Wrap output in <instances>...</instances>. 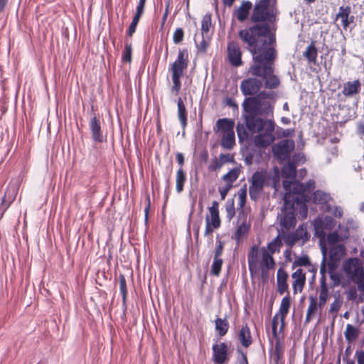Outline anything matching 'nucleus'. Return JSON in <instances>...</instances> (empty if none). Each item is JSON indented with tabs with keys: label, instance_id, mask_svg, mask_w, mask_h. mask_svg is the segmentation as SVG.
Here are the masks:
<instances>
[{
	"label": "nucleus",
	"instance_id": "f257e3e1",
	"mask_svg": "<svg viewBox=\"0 0 364 364\" xmlns=\"http://www.w3.org/2000/svg\"><path fill=\"white\" fill-rule=\"evenodd\" d=\"M238 36L249 46L253 56L255 64L250 67L249 72L252 75L264 80L266 88H277L280 80L274 75V60L277 51L273 46L276 43V36L271 31V27L267 24L250 26L240 30Z\"/></svg>",
	"mask_w": 364,
	"mask_h": 364
},
{
	"label": "nucleus",
	"instance_id": "f03ea898",
	"mask_svg": "<svg viewBox=\"0 0 364 364\" xmlns=\"http://www.w3.org/2000/svg\"><path fill=\"white\" fill-rule=\"evenodd\" d=\"M242 107L248 114L245 117L246 127L252 133H259L255 137L256 146L267 147L275 140L274 135L275 122L272 119H264L258 117L261 101L257 97L246 98L242 103Z\"/></svg>",
	"mask_w": 364,
	"mask_h": 364
},
{
	"label": "nucleus",
	"instance_id": "7ed1b4c3",
	"mask_svg": "<svg viewBox=\"0 0 364 364\" xmlns=\"http://www.w3.org/2000/svg\"><path fill=\"white\" fill-rule=\"evenodd\" d=\"M283 186L288 192L284 194V200L286 201V206L292 207L297 205L299 213L303 218L307 215V196L305 193L304 183L299 181L287 182L283 181Z\"/></svg>",
	"mask_w": 364,
	"mask_h": 364
},
{
	"label": "nucleus",
	"instance_id": "20e7f679",
	"mask_svg": "<svg viewBox=\"0 0 364 364\" xmlns=\"http://www.w3.org/2000/svg\"><path fill=\"white\" fill-rule=\"evenodd\" d=\"M270 0H259L254 6L250 16V21L256 25L267 24L269 27V23L276 21L277 11L269 8Z\"/></svg>",
	"mask_w": 364,
	"mask_h": 364
},
{
	"label": "nucleus",
	"instance_id": "39448f33",
	"mask_svg": "<svg viewBox=\"0 0 364 364\" xmlns=\"http://www.w3.org/2000/svg\"><path fill=\"white\" fill-rule=\"evenodd\" d=\"M266 181L265 171H255L252 176L249 188V194L251 200L256 201L262 193Z\"/></svg>",
	"mask_w": 364,
	"mask_h": 364
},
{
	"label": "nucleus",
	"instance_id": "423d86ee",
	"mask_svg": "<svg viewBox=\"0 0 364 364\" xmlns=\"http://www.w3.org/2000/svg\"><path fill=\"white\" fill-rule=\"evenodd\" d=\"M298 213H299V210L297 205H294L291 208V207L286 206V201H284L282 214L279 216L281 226L285 230L294 228L296 224V216Z\"/></svg>",
	"mask_w": 364,
	"mask_h": 364
},
{
	"label": "nucleus",
	"instance_id": "0eeeda50",
	"mask_svg": "<svg viewBox=\"0 0 364 364\" xmlns=\"http://www.w3.org/2000/svg\"><path fill=\"white\" fill-rule=\"evenodd\" d=\"M294 141L291 139H284L272 146V153L279 161H285L290 156V153L294 149Z\"/></svg>",
	"mask_w": 364,
	"mask_h": 364
},
{
	"label": "nucleus",
	"instance_id": "6e6552de",
	"mask_svg": "<svg viewBox=\"0 0 364 364\" xmlns=\"http://www.w3.org/2000/svg\"><path fill=\"white\" fill-rule=\"evenodd\" d=\"M188 65V53L186 49L179 50L177 58L171 65L170 70L173 75H183Z\"/></svg>",
	"mask_w": 364,
	"mask_h": 364
},
{
	"label": "nucleus",
	"instance_id": "1a4fd4ad",
	"mask_svg": "<svg viewBox=\"0 0 364 364\" xmlns=\"http://www.w3.org/2000/svg\"><path fill=\"white\" fill-rule=\"evenodd\" d=\"M262 82L257 77H249L243 80L240 83V90L243 95L252 96L259 92Z\"/></svg>",
	"mask_w": 364,
	"mask_h": 364
},
{
	"label": "nucleus",
	"instance_id": "9d476101",
	"mask_svg": "<svg viewBox=\"0 0 364 364\" xmlns=\"http://www.w3.org/2000/svg\"><path fill=\"white\" fill-rule=\"evenodd\" d=\"M89 128L92 139L95 142L102 143L106 141V136L103 135L102 129L101 120L95 114H93L89 122Z\"/></svg>",
	"mask_w": 364,
	"mask_h": 364
},
{
	"label": "nucleus",
	"instance_id": "9b49d317",
	"mask_svg": "<svg viewBox=\"0 0 364 364\" xmlns=\"http://www.w3.org/2000/svg\"><path fill=\"white\" fill-rule=\"evenodd\" d=\"M227 52L229 62L232 66L238 67L242 64V52L238 43L234 41L229 42Z\"/></svg>",
	"mask_w": 364,
	"mask_h": 364
},
{
	"label": "nucleus",
	"instance_id": "f8f14e48",
	"mask_svg": "<svg viewBox=\"0 0 364 364\" xmlns=\"http://www.w3.org/2000/svg\"><path fill=\"white\" fill-rule=\"evenodd\" d=\"M213 360L215 364H226L228 358V345L222 342L215 343L212 347Z\"/></svg>",
	"mask_w": 364,
	"mask_h": 364
},
{
	"label": "nucleus",
	"instance_id": "ddd939ff",
	"mask_svg": "<svg viewBox=\"0 0 364 364\" xmlns=\"http://www.w3.org/2000/svg\"><path fill=\"white\" fill-rule=\"evenodd\" d=\"M345 252L344 246L336 245L330 248L329 260L327 263L328 267L331 269L336 268L338 261L341 259Z\"/></svg>",
	"mask_w": 364,
	"mask_h": 364
},
{
	"label": "nucleus",
	"instance_id": "4468645a",
	"mask_svg": "<svg viewBox=\"0 0 364 364\" xmlns=\"http://www.w3.org/2000/svg\"><path fill=\"white\" fill-rule=\"evenodd\" d=\"M336 19H341L343 28L346 30L355 21L354 16L351 15L350 6H340Z\"/></svg>",
	"mask_w": 364,
	"mask_h": 364
},
{
	"label": "nucleus",
	"instance_id": "2eb2a0df",
	"mask_svg": "<svg viewBox=\"0 0 364 364\" xmlns=\"http://www.w3.org/2000/svg\"><path fill=\"white\" fill-rule=\"evenodd\" d=\"M361 90V83L359 80L348 81L343 85L342 94L347 98L353 97Z\"/></svg>",
	"mask_w": 364,
	"mask_h": 364
},
{
	"label": "nucleus",
	"instance_id": "dca6fc26",
	"mask_svg": "<svg viewBox=\"0 0 364 364\" xmlns=\"http://www.w3.org/2000/svg\"><path fill=\"white\" fill-rule=\"evenodd\" d=\"M291 277L294 279L292 283L294 294H297L298 291L301 292L306 283L305 273L301 269H298L292 273Z\"/></svg>",
	"mask_w": 364,
	"mask_h": 364
},
{
	"label": "nucleus",
	"instance_id": "f3484780",
	"mask_svg": "<svg viewBox=\"0 0 364 364\" xmlns=\"http://www.w3.org/2000/svg\"><path fill=\"white\" fill-rule=\"evenodd\" d=\"M289 275L287 272L282 267L277 270V288L279 294L282 295L285 292H289V286L287 284Z\"/></svg>",
	"mask_w": 364,
	"mask_h": 364
},
{
	"label": "nucleus",
	"instance_id": "a211bd4d",
	"mask_svg": "<svg viewBox=\"0 0 364 364\" xmlns=\"http://www.w3.org/2000/svg\"><path fill=\"white\" fill-rule=\"evenodd\" d=\"M257 257L258 247L254 245L251 247L247 255L248 268L251 277H253L257 272Z\"/></svg>",
	"mask_w": 364,
	"mask_h": 364
},
{
	"label": "nucleus",
	"instance_id": "6ab92c4d",
	"mask_svg": "<svg viewBox=\"0 0 364 364\" xmlns=\"http://www.w3.org/2000/svg\"><path fill=\"white\" fill-rule=\"evenodd\" d=\"M238 340L245 348L250 347L252 343V338L250 328L247 323L242 325L237 334Z\"/></svg>",
	"mask_w": 364,
	"mask_h": 364
},
{
	"label": "nucleus",
	"instance_id": "aec40b11",
	"mask_svg": "<svg viewBox=\"0 0 364 364\" xmlns=\"http://www.w3.org/2000/svg\"><path fill=\"white\" fill-rule=\"evenodd\" d=\"M299 155H294L293 160L289 161L287 164H285L282 168V176L285 178H294L296 176V164L295 161H297V157Z\"/></svg>",
	"mask_w": 364,
	"mask_h": 364
},
{
	"label": "nucleus",
	"instance_id": "412c9836",
	"mask_svg": "<svg viewBox=\"0 0 364 364\" xmlns=\"http://www.w3.org/2000/svg\"><path fill=\"white\" fill-rule=\"evenodd\" d=\"M215 125L217 130L222 132L223 134L234 132L235 122L233 119L228 118L219 119Z\"/></svg>",
	"mask_w": 364,
	"mask_h": 364
},
{
	"label": "nucleus",
	"instance_id": "4be33fe9",
	"mask_svg": "<svg viewBox=\"0 0 364 364\" xmlns=\"http://www.w3.org/2000/svg\"><path fill=\"white\" fill-rule=\"evenodd\" d=\"M316 41L312 40L303 53V56L306 59L309 63H316L318 49L316 47Z\"/></svg>",
	"mask_w": 364,
	"mask_h": 364
},
{
	"label": "nucleus",
	"instance_id": "5701e85b",
	"mask_svg": "<svg viewBox=\"0 0 364 364\" xmlns=\"http://www.w3.org/2000/svg\"><path fill=\"white\" fill-rule=\"evenodd\" d=\"M252 8V4L250 1H243L240 6L237 9V18L240 22L245 21L250 15V11Z\"/></svg>",
	"mask_w": 364,
	"mask_h": 364
},
{
	"label": "nucleus",
	"instance_id": "b1692460",
	"mask_svg": "<svg viewBox=\"0 0 364 364\" xmlns=\"http://www.w3.org/2000/svg\"><path fill=\"white\" fill-rule=\"evenodd\" d=\"M291 304H290V296H289V292H288L287 295H286L282 300L279 313L281 314V326H280V331H282L284 326V318L289 313V310L290 308Z\"/></svg>",
	"mask_w": 364,
	"mask_h": 364
},
{
	"label": "nucleus",
	"instance_id": "393cba45",
	"mask_svg": "<svg viewBox=\"0 0 364 364\" xmlns=\"http://www.w3.org/2000/svg\"><path fill=\"white\" fill-rule=\"evenodd\" d=\"M177 107L178 119L182 129H185L188 124V113L181 97H179L177 100Z\"/></svg>",
	"mask_w": 364,
	"mask_h": 364
},
{
	"label": "nucleus",
	"instance_id": "a878e982",
	"mask_svg": "<svg viewBox=\"0 0 364 364\" xmlns=\"http://www.w3.org/2000/svg\"><path fill=\"white\" fill-rule=\"evenodd\" d=\"M363 268L359 263V259L355 257L349 258L343 263L344 272L353 277L355 275V269Z\"/></svg>",
	"mask_w": 364,
	"mask_h": 364
},
{
	"label": "nucleus",
	"instance_id": "bb28decb",
	"mask_svg": "<svg viewBox=\"0 0 364 364\" xmlns=\"http://www.w3.org/2000/svg\"><path fill=\"white\" fill-rule=\"evenodd\" d=\"M276 265L274 259L273 257L267 251L264 247L262 248V264L261 267H265L266 269H273Z\"/></svg>",
	"mask_w": 364,
	"mask_h": 364
},
{
	"label": "nucleus",
	"instance_id": "cd10ccee",
	"mask_svg": "<svg viewBox=\"0 0 364 364\" xmlns=\"http://www.w3.org/2000/svg\"><path fill=\"white\" fill-rule=\"evenodd\" d=\"M250 228V225L246 223L245 220L237 227L233 237L237 244L247 235Z\"/></svg>",
	"mask_w": 364,
	"mask_h": 364
},
{
	"label": "nucleus",
	"instance_id": "c85d7f7f",
	"mask_svg": "<svg viewBox=\"0 0 364 364\" xmlns=\"http://www.w3.org/2000/svg\"><path fill=\"white\" fill-rule=\"evenodd\" d=\"M215 331L220 337H223L225 335H226L230 327L229 322L227 320V318H221L218 317L215 320Z\"/></svg>",
	"mask_w": 364,
	"mask_h": 364
},
{
	"label": "nucleus",
	"instance_id": "c756f323",
	"mask_svg": "<svg viewBox=\"0 0 364 364\" xmlns=\"http://www.w3.org/2000/svg\"><path fill=\"white\" fill-rule=\"evenodd\" d=\"M220 144L225 149H232L235 144V132L223 134Z\"/></svg>",
	"mask_w": 364,
	"mask_h": 364
},
{
	"label": "nucleus",
	"instance_id": "7c9ffc66",
	"mask_svg": "<svg viewBox=\"0 0 364 364\" xmlns=\"http://www.w3.org/2000/svg\"><path fill=\"white\" fill-rule=\"evenodd\" d=\"M186 181V174L183 168H180L176 172V189L177 193H180L183 191V186Z\"/></svg>",
	"mask_w": 364,
	"mask_h": 364
},
{
	"label": "nucleus",
	"instance_id": "2f4dec72",
	"mask_svg": "<svg viewBox=\"0 0 364 364\" xmlns=\"http://www.w3.org/2000/svg\"><path fill=\"white\" fill-rule=\"evenodd\" d=\"M353 282L357 284L358 289L364 293V269L357 268L355 269V275L352 277Z\"/></svg>",
	"mask_w": 364,
	"mask_h": 364
},
{
	"label": "nucleus",
	"instance_id": "473e14b6",
	"mask_svg": "<svg viewBox=\"0 0 364 364\" xmlns=\"http://www.w3.org/2000/svg\"><path fill=\"white\" fill-rule=\"evenodd\" d=\"M330 199V195L322 191L317 190L313 193L312 200L314 203L324 205L326 204Z\"/></svg>",
	"mask_w": 364,
	"mask_h": 364
},
{
	"label": "nucleus",
	"instance_id": "72a5a7b5",
	"mask_svg": "<svg viewBox=\"0 0 364 364\" xmlns=\"http://www.w3.org/2000/svg\"><path fill=\"white\" fill-rule=\"evenodd\" d=\"M346 340L351 343L357 339L359 336V331L357 328L351 324H347L346 331L344 332Z\"/></svg>",
	"mask_w": 364,
	"mask_h": 364
},
{
	"label": "nucleus",
	"instance_id": "f704fd0d",
	"mask_svg": "<svg viewBox=\"0 0 364 364\" xmlns=\"http://www.w3.org/2000/svg\"><path fill=\"white\" fill-rule=\"evenodd\" d=\"M321 252L323 255V259L321 264L320 267V274H321V279H320V283L321 285H322V281H323L324 283H326V255H327V248L323 245L321 246Z\"/></svg>",
	"mask_w": 364,
	"mask_h": 364
},
{
	"label": "nucleus",
	"instance_id": "c9c22d12",
	"mask_svg": "<svg viewBox=\"0 0 364 364\" xmlns=\"http://www.w3.org/2000/svg\"><path fill=\"white\" fill-rule=\"evenodd\" d=\"M272 359L274 364H284L283 360V350L279 341H277L272 354Z\"/></svg>",
	"mask_w": 364,
	"mask_h": 364
},
{
	"label": "nucleus",
	"instance_id": "e433bc0d",
	"mask_svg": "<svg viewBox=\"0 0 364 364\" xmlns=\"http://www.w3.org/2000/svg\"><path fill=\"white\" fill-rule=\"evenodd\" d=\"M274 107L269 102L264 101L261 102V107L258 112V117L259 115L264 116V117H273Z\"/></svg>",
	"mask_w": 364,
	"mask_h": 364
},
{
	"label": "nucleus",
	"instance_id": "4c0bfd02",
	"mask_svg": "<svg viewBox=\"0 0 364 364\" xmlns=\"http://www.w3.org/2000/svg\"><path fill=\"white\" fill-rule=\"evenodd\" d=\"M239 174L240 169L238 168H232L223 176V180L225 181L227 184L232 186V183L238 178Z\"/></svg>",
	"mask_w": 364,
	"mask_h": 364
},
{
	"label": "nucleus",
	"instance_id": "58836bf2",
	"mask_svg": "<svg viewBox=\"0 0 364 364\" xmlns=\"http://www.w3.org/2000/svg\"><path fill=\"white\" fill-rule=\"evenodd\" d=\"M328 297V289L327 287V284L324 283L323 281H322V285H321L319 301H318V306L320 307H322L326 304Z\"/></svg>",
	"mask_w": 364,
	"mask_h": 364
},
{
	"label": "nucleus",
	"instance_id": "ea45409f",
	"mask_svg": "<svg viewBox=\"0 0 364 364\" xmlns=\"http://www.w3.org/2000/svg\"><path fill=\"white\" fill-rule=\"evenodd\" d=\"M132 59V43L125 42L124 50L122 53V60L124 63H131Z\"/></svg>",
	"mask_w": 364,
	"mask_h": 364
},
{
	"label": "nucleus",
	"instance_id": "a19ab883",
	"mask_svg": "<svg viewBox=\"0 0 364 364\" xmlns=\"http://www.w3.org/2000/svg\"><path fill=\"white\" fill-rule=\"evenodd\" d=\"M223 264V261L221 258H213V262L211 265L210 274L218 277L220 274L222 265Z\"/></svg>",
	"mask_w": 364,
	"mask_h": 364
},
{
	"label": "nucleus",
	"instance_id": "79ce46f5",
	"mask_svg": "<svg viewBox=\"0 0 364 364\" xmlns=\"http://www.w3.org/2000/svg\"><path fill=\"white\" fill-rule=\"evenodd\" d=\"M282 246V242L279 240V235L277 236L272 241H271L268 245L267 250L271 255L276 252L279 250L280 247Z\"/></svg>",
	"mask_w": 364,
	"mask_h": 364
},
{
	"label": "nucleus",
	"instance_id": "37998d69",
	"mask_svg": "<svg viewBox=\"0 0 364 364\" xmlns=\"http://www.w3.org/2000/svg\"><path fill=\"white\" fill-rule=\"evenodd\" d=\"M311 266V261L308 255H305L296 259L292 264V269L296 267Z\"/></svg>",
	"mask_w": 364,
	"mask_h": 364
},
{
	"label": "nucleus",
	"instance_id": "c03bdc74",
	"mask_svg": "<svg viewBox=\"0 0 364 364\" xmlns=\"http://www.w3.org/2000/svg\"><path fill=\"white\" fill-rule=\"evenodd\" d=\"M211 26H212L211 14L208 13L203 16V19H202V22H201L202 35L204 33H208L209 31Z\"/></svg>",
	"mask_w": 364,
	"mask_h": 364
},
{
	"label": "nucleus",
	"instance_id": "a18cd8bd",
	"mask_svg": "<svg viewBox=\"0 0 364 364\" xmlns=\"http://www.w3.org/2000/svg\"><path fill=\"white\" fill-rule=\"evenodd\" d=\"M119 279L120 293L122 296V302L124 304H125L126 301H127V295L126 279H125L124 276L122 274H119Z\"/></svg>",
	"mask_w": 364,
	"mask_h": 364
},
{
	"label": "nucleus",
	"instance_id": "49530a36",
	"mask_svg": "<svg viewBox=\"0 0 364 364\" xmlns=\"http://www.w3.org/2000/svg\"><path fill=\"white\" fill-rule=\"evenodd\" d=\"M225 210L227 212V218L230 220L235 214V209L233 199H228L225 204Z\"/></svg>",
	"mask_w": 364,
	"mask_h": 364
},
{
	"label": "nucleus",
	"instance_id": "de8ad7c7",
	"mask_svg": "<svg viewBox=\"0 0 364 364\" xmlns=\"http://www.w3.org/2000/svg\"><path fill=\"white\" fill-rule=\"evenodd\" d=\"M181 75H171V79L173 82V86L171 87V91L173 92H175V94L177 95H178L181 87Z\"/></svg>",
	"mask_w": 364,
	"mask_h": 364
},
{
	"label": "nucleus",
	"instance_id": "09e8293b",
	"mask_svg": "<svg viewBox=\"0 0 364 364\" xmlns=\"http://www.w3.org/2000/svg\"><path fill=\"white\" fill-rule=\"evenodd\" d=\"M323 229L324 228L321 220L318 222H316L314 225L315 235L320 238L321 241L326 237V232Z\"/></svg>",
	"mask_w": 364,
	"mask_h": 364
},
{
	"label": "nucleus",
	"instance_id": "8fccbe9b",
	"mask_svg": "<svg viewBox=\"0 0 364 364\" xmlns=\"http://www.w3.org/2000/svg\"><path fill=\"white\" fill-rule=\"evenodd\" d=\"M237 136L240 141H243L245 139L248 138L249 133L246 129L245 127L242 124H237L236 127Z\"/></svg>",
	"mask_w": 364,
	"mask_h": 364
},
{
	"label": "nucleus",
	"instance_id": "3c124183",
	"mask_svg": "<svg viewBox=\"0 0 364 364\" xmlns=\"http://www.w3.org/2000/svg\"><path fill=\"white\" fill-rule=\"evenodd\" d=\"M183 37H184V31H183V28H178L176 29V31L173 33V41L176 44H179L183 41Z\"/></svg>",
	"mask_w": 364,
	"mask_h": 364
},
{
	"label": "nucleus",
	"instance_id": "603ef678",
	"mask_svg": "<svg viewBox=\"0 0 364 364\" xmlns=\"http://www.w3.org/2000/svg\"><path fill=\"white\" fill-rule=\"evenodd\" d=\"M198 53H205L209 46V41L204 38L203 34L202 35V40L199 43L195 41Z\"/></svg>",
	"mask_w": 364,
	"mask_h": 364
},
{
	"label": "nucleus",
	"instance_id": "864d4df0",
	"mask_svg": "<svg viewBox=\"0 0 364 364\" xmlns=\"http://www.w3.org/2000/svg\"><path fill=\"white\" fill-rule=\"evenodd\" d=\"M210 225L213 228H219L220 226V219L219 216V213H210Z\"/></svg>",
	"mask_w": 364,
	"mask_h": 364
},
{
	"label": "nucleus",
	"instance_id": "5fc2aeb1",
	"mask_svg": "<svg viewBox=\"0 0 364 364\" xmlns=\"http://www.w3.org/2000/svg\"><path fill=\"white\" fill-rule=\"evenodd\" d=\"M335 269L336 268H333L332 269L328 268L330 278L333 282V287L338 286L341 283V277L338 273L335 272Z\"/></svg>",
	"mask_w": 364,
	"mask_h": 364
},
{
	"label": "nucleus",
	"instance_id": "6e6d98bb",
	"mask_svg": "<svg viewBox=\"0 0 364 364\" xmlns=\"http://www.w3.org/2000/svg\"><path fill=\"white\" fill-rule=\"evenodd\" d=\"M238 196H239V205L240 208H242L245 203H246V198H247V189L245 186L243 188H241L238 191Z\"/></svg>",
	"mask_w": 364,
	"mask_h": 364
},
{
	"label": "nucleus",
	"instance_id": "4d7b16f0",
	"mask_svg": "<svg viewBox=\"0 0 364 364\" xmlns=\"http://www.w3.org/2000/svg\"><path fill=\"white\" fill-rule=\"evenodd\" d=\"M223 166V162L220 161L219 159L215 158L213 159L210 165L208 166V170L210 171H215L219 170Z\"/></svg>",
	"mask_w": 364,
	"mask_h": 364
},
{
	"label": "nucleus",
	"instance_id": "13d9d810",
	"mask_svg": "<svg viewBox=\"0 0 364 364\" xmlns=\"http://www.w3.org/2000/svg\"><path fill=\"white\" fill-rule=\"evenodd\" d=\"M279 323V314H276L272 318V331L274 338H277L278 336L277 326Z\"/></svg>",
	"mask_w": 364,
	"mask_h": 364
},
{
	"label": "nucleus",
	"instance_id": "bf43d9fd",
	"mask_svg": "<svg viewBox=\"0 0 364 364\" xmlns=\"http://www.w3.org/2000/svg\"><path fill=\"white\" fill-rule=\"evenodd\" d=\"M257 97H259V100H266V99H273L275 97V92L274 91H261L257 94Z\"/></svg>",
	"mask_w": 364,
	"mask_h": 364
},
{
	"label": "nucleus",
	"instance_id": "052dcab7",
	"mask_svg": "<svg viewBox=\"0 0 364 364\" xmlns=\"http://www.w3.org/2000/svg\"><path fill=\"white\" fill-rule=\"evenodd\" d=\"M340 240V236L337 231L330 232L327 235V241L330 245H335Z\"/></svg>",
	"mask_w": 364,
	"mask_h": 364
},
{
	"label": "nucleus",
	"instance_id": "680f3d73",
	"mask_svg": "<svg viewBox=\"0 0 364 364\" xmlns=\"http://www.w3.org/2000/svg\"><path fill=\"white\" fill-rule=\"evenodd\" d=\"M309 300L310 304L308 307L307 312L309 313V314H312L316 311L318 303L316 301V299L313 296H310Z\"/></svg>",
	"mask_w": 364,
	"mask_h": 364
},
{
	"label": "nucleus",
	"instance_id": "e2e57ef3",
	"mask_svg": "<svg viewBox=\"0 0 364 364\" xmlns=\"http://www.w3.org/2000/svg\"><path fill=\"white\" fill-rule=\"evenodd\" d=\"M299 240V237H298V234H291L289 235L285 240V242L287 245L292 247L296 242Z\"/></svg>",
	"mask_w": 364,
	"mask_h": 364
},
{
	"label": "nucleus",
	"instance_id": "0e129e2a",
	"mask_svg": "<svg viewBox=\"0 0 364 364\" xmlns=\"http://www.w3.org/2000/svg\"><path fill=\"white\" fill-rule=\"evenodd\" d=\"M223 247H224L223 242H222L221 240H218L217 241V246H216V248H215V252H214V257L215 258H220V256L223 254Z\"/></svg>",
	"mask_w": 364,
	"mask_h": 364
},
{
	"label": "nucleus",
	"instance_id": "69168bd1",
	"mask_svg": "<svg viewBox=\"0 0 364 364\" xmlns=\"http://www.w3.org/2000/svg\"><path fill=\"white\" fill-rule=\"evenodd\" d=\"M336 225L334 220L328 216H326L324 219V224L323 225V228L326 230H332Z\"/></svg>",
	"mask_w": 364,
	"mask_h": 364
},
{
	"label": "nucleus",
	"instance_id": "338daca9",
	"mask_svg": "<svg viewBox=\"0 0 364 364\" xmlns=\"http://www.w3.org/2000/svg\"><path fill=\"white\" fill-rule=\"evenodd\" d=\"M294 234H298V237H299V240L301 239L307 240L309 238V235H308L307 231L304 230L301 227L298 228Z\"/></svg>",
	"mask_w": 364,
	"mask_h": 364
},
{
	"label": "nucleus",
	"instance_id": "774afa93",
	"mask_svg": "<svg viewBox=\"0 0 364 364\" xmlns=\"http://www.w3.org/2000/svg\"><path fill=\"white\" fill-rule=\"evenodd\" d=\"M232 188V185L230 184H226L223 187L219 188V193L220 194V197L222 200H224L230 191V189Z\"/></svg>",
	"mask_w": 364,
	"mask_h": 364
}]
</instances>
